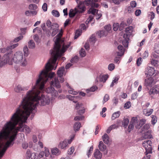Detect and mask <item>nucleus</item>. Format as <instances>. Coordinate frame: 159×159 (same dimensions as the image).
<instances>
[{
  "label": "nucleus",
  "mask_w": 159,
  "mask_h": 159,
  "mask_svg": "<svg viewBox=\"0 0 159 159\" xmlns=\"http://www.w3.org/2000/svg\"><path fill=\"white\" fill-rule=\"evenodd\" d=\"M55 68L51 67V66L49 63L46 64L45 66V69L42 70L39 75V78L37 80L35 85H34L31 90L29 91L27 93L26 95L22 98L21 102L23 100L25 99L27 101V105L29 107L33 108L32 112L36 111V106L39 103L40 101V105L44 106L49 104L50 100V97L48 95H42L39 97L38 95L40 93L39 90H42L44 87L45 83L48 80V78H52L55 75V73L51 72L48 73V72L53 69L55 70Z\"/></svg>",
  "instance_id": "nucleus-2"
},
{
  "label": "nucleus",
  "mask_w": 159,
  "mask_h": 159,
  "mask_svg": "<svg viewBox=\"0 0 159 159\" xmlns=\"http://www.w3.org/2000/svg\"><path fill=\"white\" fill-rule=\"evenodd\" d=\"M28 47L31 49L34 48L35 47V43L32 40H30L28 42Z\"/></svg>",
  "instance_id": "nucleus-35"
},
{
  "label": "nucleus",
  "mask_w": 159,
  "mask_h": 159,
  "mask_svg": "<svg viewBox=\"0 0 159 159\" xmlns=\"http://www.w3.org/2000/svg\"><path fill=\"white\" fill-rule=\"evenodd\" d=\"M117 127V125L115 124H113L110 126L107 130V132L109 133L113 129H115Z\"/></svg>",
  "instance_id": "nucleus-39"
},
{
  "label": "nucleus",
  "mask_w": 159,
  "mask_h": 159,
  "mask_svg": "<svg viewBox=\"0 0 159 159\" xmlns=\"http://www.w3.org/2000/svg\"><path fill=\"white\" fill-rule=\"evenodd\" d=\"M155 71L154 68L148 66L146 68L145 73L147 76H150L154 74Z\"/></svg>",
  "instance_id": "nucleus-9"
},
{
  "label": "nucleus",
  "mask_w": 159,
  "mask_h": 159,
  "mask_svg": "<svg viewBox=\"0 0 159 159\" xmlns=\"http://www.w3.org/2000/svg\"><path fill=\"white\" fill-rule=\"evenodd\" d=\"M84 109L82 107V108L80 109V110L78 111L77 112L79 114L81 115L84 113Z\"/></svg>",
  "instance_id": "nucleus-64"
},
{
  "label": "nucleus",
  "mask_w": 159,
  "mask_h": 159,
  "mask_svg": "<svg viewBox=\"0 0 159 159\" xmlns=\"http://www.w3.org/2000/svg\"><path fill=\"white\" fill-rule=\"evenodd\" d=\"M97 11V9L92 7L90 8L89 9L88 11V13L89 14L92 13L93 15H90L89 16V18L87 19L89 21H91L92 20L93 17V15H94L96 12Z\"/></svg>",
  "instance_id": "nucleus-12"
},
{
  "label": "nucleus",
  "mask_w": 159,
  "mask_h": 159,
  "mask_svg": "<svg viewBox=\"0 0 159 159\" xmlns=\"http://www.w3.org/2000/svg\"><path fill=\"white\" fill-rule=\"evenodd\" d=\"M102 138L104 142L106 144H108L109 142L108 135L107 134H105L102 136Z\"/></svg>",
  "instance_id": "nucleus-30"
},
{
  "label": "nucleus",
  "mask_w": 159,
  "mask_h": 159,
  "mask_svg": "<svg viewBox=\"0 0 159 159\" xmlns=\"http://www.w3.org/2000/svg\"><path fill=\"white\" fill-rule=\"evenodd\" d=\"M53 31L52 32L51 35L52 36H55L58 32L60 31V30L59 29H57L54 30H53Z\"/></svg>",
  "instance_id": "nucleus-62"
},
{
  "label": "nucleus",
  "mask_w": 159,
  "mask_h": 159,
  "mask_svg": "<svg viewBox=\"0 0 159 159\" xmlns=\"http://www.w3.org/2000/svg\"><path fill=\"white\" fill-rule=\"evenodd\" d=\"M150 125L149 124H145L141 129L142 132H144L150 128Z\"/></svg>",
  "instance_id": "nucleus-42"
},
{
  "label": "nucleus",
  "mask_w": 159,
  "mask_h": 159,
  "mask_svg": "<svg viewBox=\"0 0 159 159\" xmlns=\"http://www.w3.org/2000/svg\"><path fill=\"white\" fill-rule=\"evenodd\" d=\"M100 150L102 151H105L106 148V146L103 143L102 141H100L98 146Z\"/></svg>",
  "instance_id": "nucleus-26"
},
{
  "label": "nucleus",
  "mask_w": 159,
  "mask_h": 159,
  "mask_svg": "<svg viewBox=\"0 0 159 159\" xmlns=\"http://www.w3.org/2000/svg\"><path fill=\"white\" fill-rule=\"evenodd\" d=\"M98 34L99 37L100 38L106 36L107 34V32L104 30H102L98 31Z\"/></svg>",
  "instance_id": "nucleus-24"
},
{
  "label": "nucleus",
  "mask_w": 159,
  "mask_h": 159,
  "mask_svg": "<svg viewBox=\"0 0 159 159\" xmlns=\"http://www.w3.org/2000/svg\"><path fill=\"white\" fill-rule=\"evenodd\" d=\"M23 52L25 56L27 57L28 56L29 54V52L27 46H25L23 48Z\"/></svg>",
  "instance_id": "nucleus-38"
},
{
  "label": "nucleus",
  "mask_w": 159,
  "mask_h": 159,
  "mask_svg": "<svg viewBox=\"0 0 159 159\" xmlns=\"http://www.w3.org/2000/svg\"><path fill=\"white\" fill-rule=\"evenodd\" d=\"M50 84L51 86H54L57 88H59L61 87L60 81L58 77H55L53 80L51 81ZM45 91L47 93L50 94L53 97H57L58 94L57 91L52 86L47 88L45 89Z\"/></svg>",
  "instance_id": "nucleus-6"
},
{
  "label": "nucleus",
  "mask_w": 159,
  "mask_h": 159,
  "mask_svg": "<svg viewBox=\"0 0 159 159\" xmlns=\"http://www.w3.org/2000/svg\"><path fill=\"white\" fill-rule=\"evenodd\" d=\"M81 126V124L79 122H77L75 123L74 126V128L75 131H78Z\"/></svg>",
  "instance_id": "nucleus-32"
},
{
  "label": "nucleus",
  "mask_w": 159,
  "mask_h": 159,
  "mask_svg": "<svg viewBox=\"0 0 159 159\" xmlns=\"http://www.w3.org/2000/svg\"><path fill=\"white\" fill-rule=\"evenodd\" d=\"M129 122V120L128 118H124L122 122V125L125 128H127Z\"/></svg>",
  "instance_id": "nucleus-31"
},
{
  "label": "nucleus",
  "mask_w": 159,
  "mask_h": 159,
  "mask_svg": "<svg viewBox=\"0 0 159 159\" xmlns=\"http://www.w3.org/2000/svg\"><path fill=\"white\" fill-rule=\"evenodd\" d=\"M100 0H85L84 1H80L78 5V9L75 8V10L71 9L70 10L69 15L70 17H73L78 13H79L84 12L85 10V5H90L92 7H97L98 4L95 2H98Z\"/></svg>",
  "instance_id": "nucleus-4"
},
{
  "label": "nucleus",
  "mask_w": 159,
  "mask_h": 159,
  "mask_svg": "<svg viewBox=\"0 0 159 159\" xmlns=\"http://www.w3.org/2000/svg\"><path fill=\"white\" fill-rule=\"evenodd\" d=\"M22 147L23 148L26 149L28 147V144L27 142H24L22 143Z\"/></svg>",
  "instance_id": "nucleus-53"
},
{
  "label": "nucleus",
  "mask_w": 159,
  "mask_h": 159,
  "mask_svg": "<svg viewBox=\"0 0 159 159\" xmlns=\"http://www.w3.org/2000/svg\"><path fill=\"white\" fill-rule=\"evenodd\" d=\"M91 45L92 44H90L89 42L87 41L85 45L84 46V47L87 51H88L89 49L90 45Z\"/></svg>",
  "instance_id": "nucleus-54"
},
{
  "label": "nucleus",
  "mask_w": 159,
  "mask_h": 159,
  "mask_svg": "<svg viewBox=\"0 0 159 159\" xmlns=\"http://www.w3.org/2000/svg\"><path fill=\"white\" fill-rule=\"evenodd\" d=\"M136 120V122L134 123L136 129H139L143 125L138 120L136 117H135Z\"/></svg>",
  "instance_id": "nucleus-29"
},
{
  "label": "nucleus",
  "mask_w": 159,
  "mask_h": 159,
  "mask_svg": "<svg viewBox=\"0 0 159 159\" xmlns=\"http://www.w3.org/2000/svg\"><path fill=\"white\" fill-rule=\"evenodd\" d=\"M153 79L150 78L148 79H146L144 82V85L146 86H151L153 82Z\"/></svg>",
  "instance_id": "nucleus-18"
},
{
  "label": "nucleus",
  "mask_w": 159,
  "mask_h": 159,
  "mask_svg": "<svg viewBox=\"0 0 159 159\" xmlns=\"http://www.w3.org/2000/svg\"><path fill=\"white\" fill-rule=\"evenodd\" d=\"M81 30H77L76 31L75 36L74 37L75 39H76L79 37L81 35Z\"/></svg>",
  "instance_id": "nucleus-49"
},
{
  "label": "nucleus",
  "mask_w": 159,
  "mask_h": 159,
  "mask_svg": "<svg viewBox=\"0 0 159 159\" xmlns=\"http://www.w3.org/2000/svg\"><path fill=\"white\" fill-rule=\"evenodd\" d=\"M66 85L67 87L70 89V90H69L68 91V92L70 94H72L74 95H75L77 94L78 92L76 91H75L73 89L71 88L68 83H66Z\"/></svg>",
  "instance_id": "nucleus-27"
},
{
  "label": "nucleus",
  "mask_w": 159,
  "mask_h": 159,
  "mask_svg": "<svg viewBox=\"0 0 159 159\" xmlns=\"http://www.w3.org/2000/svg\"><path fill=\"white\" fill-rule=\"evenodd\" d=\"M151 64L155 66H157V61L156 60L153 59L152 58L151 61Z\"/></svg>",
  "instance_id": "nucleus-56"
},
{
  "label": "nucleus",
  "mask_w": 159,
  "mask_h": 159,
  "mask_svg": "<svg viewBox=\"0 0 159 159\" xmlns=\"http://www.w3.org/2000/svg\"><path fill=\"white\" fill-rule=\"evenodd\" d=\"M15 48L14 47V45H12L11 46H8L7 49H9V52L8 53L7 55L8 56H9L10 57L11 56V54L12 52V51H11V50Z\"/></svg>",
  "instance_id": "nucleus-40"
},
{
  "label": "nucleus",
  "mask_w": 159,
  "mask_h": 159,
  "mask_svg": "<svg viewBox=\"0 0 159 159\" xmlns=\"http://www.w3.org/2000/svg\"><path fill=\"white\" fill-rule=\"evenodd\" d=\"M52 153L53 155H58L61 154V152L57 148H52L51 149Z\"/></svg>",
  "instance_id": "nucleus-23"
},
{
  "label": "nucleus",
  "mask_w": 159,
  "mask_h": 159,
  "mask_svg": "<svg viewBox=\"0 0 159 159\" xmlns=\"http://www.w3.org/2000/svg\"><path fill=\"white\" fill-rule=\"evenodd\" d=\"M97 87L96 86H93L91 88H90V89H87L86 90V92L88 93L87 95L88 96H90V94H88V93L89 92H94L97 89Z\"/></svg>",
  "instance_id": "nucleus-37"
},
{
  "label": "nucleus",
  "mask_w": 159,
  "mask_h": 159,
  "mask_svg": "<svg viewBox=\"0 0 159 159\" xmlns=\"http://www.w3.org/2000/svg\"><path fill=\"white\" fill-rule=\"evenodd\" d=\"M123 37L125 39L123 40V45L125 47H127L128 46V41L129 40V38L128 37V34H124Z\"/></svg>",
  "instance_id": "nucleus-17"
},
{
  "label": "nucleus",
  "mask_w": 159,
  "mask_h": 159,
  "mask_svg": "<svg viewBox=\"0 0 159 159\" xmlns=\"http://www.w3.org/2000/svg\"><path fill=\"white\" fill-rule=\"evenodd\" d=\"M78 60V57L77 56H75L72 58L70 60L71 63H75L77 62Z\"/></svg>",
  "instance_id": "nucleus-58"
},
{
  "label": "nucleus",
  "mask_w": 159,
  "mask_h": 159,
  "mask_svg": "<svg viewBox=\"0 0 159 159\" xmlns=\"http://www.w3.org/2000/svg\"><path fill=\"white\" fill-rule=\"evenodd\" d=\"M84 118V116H79L75 117L74 120L75 121L80 120H83Z\"/></svg>",
  "instance_id": "nucleus-52"
},
{
  "label": "nucleus",
  "mask_w": 159,
  "mask_h": 159,
  "mask_svg": "<svg viewBox=\"0 0 159 159\" xmlns=\"http://www.w3.org/2000/svg\"><path fill=\"white\" fill-rule=\"evenodd\" d=\"M93 146H92L90 147L89 150L88 151V152L87 153V155L88 157H89V155H90L91 153H92V152L93 151Z\"/></svg>",
  "instance_id": "nucleus-59"
},
{
  "label": "nucleus",
  "mask_w": 159,
  "mask_h": 159,
  "mask_svg": "<svg viewBox=\"0 0 159 159\" xmlns=\"http://www.w3.org/2000/svg\"><path fill=\"white\" fill-rule=\"evenodd\" d=\"M33 38L34 41L37 43H39L40 42V40L39 37L37 34H35Z\"/></svg>",
  "instance_id": "nucleus-55"
},
{
  "label": "nucleus",
  "mask_w": 159,
  "mask_h": 159,
  "mask_svg": "<svg viewBox=\"0 0 159 159\" xmlns=\"http://www.w3.org/2000/svg\"><path fill=\"white\" fill-rule=\"evenodd\" d=\"M113 28L114 30L115 31H117L118 28H119V24L118 23H115L113 24Z\"/></svg>",
  "instance_id": "nucleus-47"
},
{
  "label": "nucleus",
  "mask_w": 159,
  "mask_h": 159,
  "mask_svg": "<svg viewBox=\"0 0 159 159\" xmlns=\"http://www.w3.org/2000/svg\"><path fill=\"white\" fill-rule=\"evenodd\" d=\"M66 97L69 100L73 101V102L75 103H76L77 102L74 100L75 99L79 98L78 96H72L70 95H67Z\"/></svg>",
  "instance_id": "nucleus-33"
},
{
  "label": "nucleus",
  "mask_w": 159,
  "mask_h": 159,
  "mask_svg": "<svg viewBox=\"0 0 159 159\" xmlns=\"http://www.w3.org/2000/svg\"><path fill=\"white\" fill-rule=\"evenodd\" d=\"M28 87H22L20 85H18L15 88V91L17 93L20 92L21 91L27 90Z\"/></svg>",
  "instance_id": "nucleus-16"
},
{
  "label": "nucleus",
  "mask_w": 159,
  "mask_h": 159,
  "mask_svg": "<svg viewBox=\"0 0 159 159\" xmlns=\"http://www.w3.org/2000/svg\"><path fill=\"white\" fill-rule=\"evenodd\" d=\"M59 27V25H58L56 23H53L52 24V25L50 27V30H54L57 29H58L57 28Z\"/></svg>",
  "instance_id": "nucleus-41"
},
{
  "label": "nucleus",
  "mask_w": 159,
  "mask_h": 159,
  "mask_svg": "<svg viewBox=\"0 0 159 159\" xmlns=\"http://www.w3.org/2000/svg\"><path fill=\"white\" fill-rule=\"evenodd\" d=\"M9 49H7V47L6 48H2L0 49V52L4 53L5 52H7V53L9 52ZM7 55V54H6Z\"/></svg>",
  "instance_id": "nucleus-51"
},
{
  "label": "nucleus",
  "mask_w": 159,
  "mask_h": 159,
  "mask_svg": "<svg viewBox=\"0 0 159 159\" xmlns=\"http://www.w3.org/2000/svg\"><path fill=\"white\" fill-rule=\"evenodd\" d=\"M130 7L133 8L135 7L137 5L136 2L135 1H132L130 3Z\"/></svg>",
  "instance_id": "nucleus-63"
},
{
  "label": "nucleus",
  "mask_w": 159,
  "mask_h": 159,
  "mask_svg": "<svg viewBox=\"0 0 159 159\" xmlns=\"http://www.w3.org/2000/svg\"><path fill=\"white\" fill-rule=\"evenodd\" d=\"M133 27L131 26H129L125 29V31L127 33L126 34H127L128 37L129 36L131 35L133 30Z\"/></svg>",
  "instance_id": "nucleus-22"
},
{
  "label": "nucleus",
  "mask_w": 159,
  "mask_h": 159,
  "mask_svg": "<svg viewBox=\"0 0 159 159\" xmlns=\"http://www.w3.org/2000/svg\"><path fill=\"white\" fill-rule=\"evenodd\" d=\"M52 14L54 16L58 17L60 16V14L59 12L56 10H53L52 11Z\"/></svg>",
  "instance_id": "nucleus-43"
},
{
  "label": "nucleus",
  "mask_w": 159,
  "mask_h": 159,
  "mask_svg": "<svg viewBox=\"0 0 159 159\" xmlns=\"http://www.w3.org/2000/svg\"><path fill=\"white\" fill-rule=\"evenodd\" d=\"M117 48L119 50V52H116L117 56H122L124 54L125 51V49L121 45L118 46L117 47Z\"/></svg>",
  "instance_id": "nucleus-14"
},
{
  "label": "nucleus",
  "mask_w": 159,
  "mask_h": 159,
  "mask_svg": "<svg viewBox=\"0 0 159 159\" xmlns=\"http://www.w3.org/2000/svg\"><path fill=\"white\" fill-rule=\"evenodd\" d=\"M63 32L62 30L61 29L60 31L55 37V46L53 50L50 51L51 57L47 64L49 63L52 67H53L51 63L54 64L57 58L60 57L63 55L66 49L70 45L71 42H69V44L66 45L63 43V41L61 39Z\"/></svg>",
  "instance_id": "nucleus-3"
},
{
  "label": "nucleus",
  "mask_w": 159,
  "mask_h": 159,
  "mask_svg": "<svg viewBox=\"0 0 159 159\" xmlns=\"http://www.w3.org/2000/svg\"><path fill=\"white\" fill-rule=\"evenodd\" d=\"M100 81L103 82H106L108 77V75H100L99 76Z\"/></svg>",
  "instance_id": "nucleus-25"
},
{
  "label": "nucleus",
  "mask_w": 159,
  "mask_h": 159,
  "mask_svg": "<svg viewBox=\"0 0 159 159\" xmlns=\"http://www.w3.org/2000/svg\"><path fill=\"white\" fill-rule=\"evenodd\" d=\"M88 42L90 43V44H92V45H94L95 42V36L93 35H92L90 38Z\"/></svg>",
  "instance_id": "nucleus-34"
},
{
  "label": "nucleus",
  "mask_w": 159,
  "mask_h": 159,
  "mask_svg": "<svg viewBox=\"0 0 159 159\" xmlns=\"http://www.w3.org/2000/svg\"><path fill=\"white\" fill-rule=\"evenodd\" d=\"M151 117L152 118V125H154L156 123L157 121V117L156 116L153 115H152L151 116Z\"/></svg>",
  "instance_id": "nucleus-45"
},
{
  "label": "nucleus",
  "mask_w": 159,
  "mask_h": 159,
  "mask_svg": "<svg viewBox=\"0 0 159 159\" xmlns=\"http://www.w3.org/2000/svg\"><path fill=\"white\" fill-rule=\"evenodd\" d=\"M94 157L97 159H100L102 157V154L98 149H96L94 153Z\"/></svg>",
  "instance_id": "nucleus-20"
},
{
  "label": "nucleus",
  "mask_w": 159,
  "mask_h": 159,
  "mask_svg": "<svg viewBox=\"0 0 159 159\" xmlns=\"http://www.w3.org/2000/svg\"><path fill=\"white\" fill-rule=\"evenodd\" d=\"M108 68L110 71H112L114 69L115 65L113 63L110 64L108 66Z\"/></svg>",
  "instance_id": "nucleus-50"
},
{
  "label": "nucleus",
  "mask_w": 159,
  "mask_h": 159,
  "mask_svg": "<svg viewBox=\"0 0 159 159\" xmlns=\"http://www.w3.org/2000/svg\"><path fill=\"white\" fill-rule=\"evenodd\" d=\"M109 99V96L108 94H106L103 98L102 103L104 104L105 102H107Z\"/></svg>",
  "instance_id": "nucleus-48"
},
{
  "label": "nucleus",
  "mask_w": 159,
  "mask_h": 159,
  "mask_svg": "<svg viewBox=\"0 0 159 159\" xmlns=\"http://www.w3.org/2000/svg\"><path fill=\"white\" fill-rule=\"evenodd\" d=\"M152 142L150 140H145L143 143L142 145L146 150L145 152L146 156L143 159H150L151 155H148V154L152 153Z\"/></svg>",
  "instance_id": "nucleus-7"
},
{
  "label": "nucleus",
  "mask_w": 159,
  "mask_h": 159,
  "mask_svg": "<svg viewBox=\"0 0 159 159\" xmlns=\"http://www.w3.org/2000/svg\"><path fill=\"white\" fill-rule=\"evenodd\" d=\"M151 131L148 130L144 133L143 134L141 137V140H144L152 138V135L151 134Z\"/></svg>",
  "instance_id": "nucleus-13"
},
{
  "label": "nucleus",
  "mask_w": 159,
  "mask_h": 159,
  "mask_svg": "<svg viewBox=\"0 0 159 159\" xmlns=\"http://www.w3.org/2000/svg\"><path fill=\"white\" fill-rule=\"evenodd\" d=\"M149 16H150V19L152 20L155 17V14L153 11H151L149 14Z\"/></svg>",
  "instance_id": "nucleus-61"
},
{
  "label": "nucleus",
  "mask_w": 159,
  "mask_h": 159,
  "mask_svg": "<svg viewBox=\"0 0 159 159\" xmlns=\"http://www.w3.org/2000/svg\"><path fill=\"white\" fill-rule=\"evenodd\" d=\"M158 85H156L154 87H152L149 91L148 93L150 95L154 94H159L158 89L157 88Z\"/></svg>",
  "instance_id": "nucleus-15"
},
{
  "label": "nucleus",
  "mask_w": 159,
  "mask_h": 159,
  "mask_svg": "<svg viewBox=\"0 0 159 159\" xmlns=\"http://www.w3.org/2000/svg\"><path fill=\"white\" fill-rule=\"evenodd\" d=\"M8 61V64L10 65H12V62L16 64L20 63L22 66H25L27 64L26 59L23 57V53L20 51L16 52L13 56L11 54Z\"/></svg>",
  "instance_id": "nucleus-5"
},
{
  "label": "nucleus",
  "mask_w": 159,
  "mask_h": 159,
  "mask_svg": "<svg viewBox=\"0 0 159 159\" xmlns=\"http://www.w3.org/2000/svg\"><path fill=\"white\" fill-rule=\"evenodd\" d=\"M80 56L81 57H84L86 55V53L84 49L82 48L79 52Z\"/></svg>",
  "instance_id": "nucleus-46"
},
{
  "label": "nucleus",
  "mask_w": 159,
  "mask_h": 159,
  "mask_svg": "<svg viewBox=\"0 0 159 159\" xmlns=\"http://www.w3.org/2000/svg\"><path fill=\"white\" fill-rule=\"evenodd\" d=\"M152 56L154 58H157L159 57V49L157 50V47L155 48V52L152 54Z\"/></svg>",
  "instance_id": "nucleus-36"
},
{
  "label": "nucleus",
  "mask_w": 159,
  "mask_h": 159,
  "mask_svg": "<svg viewBox=\"0 0 159 159\" xmlns=\"http://www.w3.org/2000/svg\"><path fill=\"white\" fill-rule=\"evenodd\" d=\"M74 151V148L73 147H71L68 151V153L69 155L72 154Z\"/></svg>",
  "instance_id": "nucleus-57"
},
{
  "label": "nucleus",
  "mask_w": 159,
  "mask_h": 159,
  "mask_svg": "<svg viewBox=\"0 0 159 159\" xmlns=\"http://www.w3.org/2000/svg\"><path fill=\"white\" fill-rule=\"evenodd\" d=\"M25 99L0 131V159L7 148L13 145L18 131H23L25 129L29 133L31 131L30 128L24 123L26 122L33 108L28 107Z\"/></svg>",
  "instance_id": "nucleus-1"
},
{
  "label": "nucleus",
  "mask_w": 159,
  "mask_h": 159,
  "mask_svg": "<svg viewBox=\"0 0 159 159\" xmlns=\"http://www.w3.org/2000/svg\"><path fill=\"white\" fill-rule=\"evenodd\" d=\"M105 29L106 30L107 32L111 30V26L110 24H108L107 25L105 26L104 27Z\"/></svg>",
  "instance_id": "nucleus-60"
},
{
  "label": "nucleus",
  "mask_w": 159,
  "mask_h": 159,
  "mask_svg": "<svg viewBox=\"0 0 159 159\" xmlns=\"http://www.w3.org/2000/svg\"><path fill=\"white\" fill-rule=\"evenodd\" d=\"M65 71V68L64 67H62L59 69L57 71V74L58 77L59 78V80L61 82H63L64 80V79L63 77V75L64 74V71Z\"/></svg>",
  "instance_id": "nucleus-8"
},
{
  "label": "nucleus",
  "mask_w": 159,
  "mask_h": 159,
  "mask_svg": "<svg viewBox=\"0 0 159 159\" xmlns=\"http://www.w3.org/2000/svg\"><path fill=\"white\" fill-rule=\"evenodd\" d=\"M120 114V112L119 111H117L113 113L111 116V119L112 120H114L116 118L118 117Z\"/></svg>",
  "instance_id": "nucleus-28"
},
{
  "label": "nucleus",
  "mask_w": 159,
  "mask_h": 159,
  "mask_svg": "<svg viewBox=\"0 0 159 159\" xmlns=\"http://www.w3.org/2000/svg\"><path fill=\"white\" fill-rule=\"evenodd\" d=\"M136 119L135 118V117H133L132 118L128 127V130L129 132H130L133 129L135 126L134 123L136 122Z\"/></svg>",
  "instance_id": "nucleus-11"
},
{
  "label": "nucleus",
  "mask_w": 159,
  "mask_h": 159,
  "mask_svg": "<svg viewBox=\"0 0 159 159\" xmlns=\"http://www.w3.org/2000/svg\"><path fill=\"white\" fill-rule=\"evenodd\" d=\"M26 153L28 155H30V157L31 159H37L38 157V155L36 153H32L30 154V152L29 150H27Z\"/></svg>",
  "instance_id": "nucleus-21"
},
{
  "label": "nucleus",
  "mask_w": 159,
  "mask_h": 159,
  "mask_svg": "<svg viewBox=\"0 0 159 159\" xmlns=\"http://www.w3.org/2000/svg\"><path fill=\"white\" fill-rule=\"evenodd\" d=\"M153 111V110L152 109H145L143 110L144 114L147 116H149L150 115Z\"/></svg>",
  "instance_id": "nucleus-19"
},
{
  "label": "nucleus",
  "mask_w": 159,
  "mask_h": 159,
  "mask_svg": "<svg viewBox=\"0 0 159 159\" xmlns=\"http://www.w3.org/2000/svg\"><path fill=\"white\" fill-rule=\"evenodd\" d=\"M68 144H69V140L65 139L59 143L58 147L61 149H65Z\"/></svg>",
  "instance_id": "nucleus-10"
},
{
  "label": "nucleus",
  "mask_w": 159,
  "mask_h": 159,
  "mask_svg": "<svg viewBox=\"0 0 159 159\" xmlns=\"http://www.w3.org/2000/svg\"><path fill=\"white\" fill-rule=\"evenodd\" d=\"M29 8L30 10H35L37 8V6L36 4H31L29 5Z\"/></svg>",
  "instance_id": "nucleus-44"
}]
</instances>
